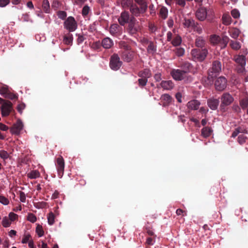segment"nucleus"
Listing matches in <instances>:
<instances>
[{
    "label": "nucleus",
    "instance_id": "27",
    "mask_svg": "<svg viewBox=\"0 0 248 248\" xmlns=\"http://www.w3.org/2000/svg\"><path fill=\"white\" fill-rule=\"evenodd\" d=\"M195 20L192 18H185L183 21V24L185 28H192L195 23Z\"/></svg>",
    "mask_w": 248,
    "mask_h": 248
},
{
    "label": "nucleus",
    "instance_id": "35",
    "mask_svg": "<svg viewBox=\"0 0 248 248\" xmlns=\"http://www.w3.org/2000/svg\"><path fill=\"white\" fill-rule=\"evenodd\" d=\"M229 33L230 36L232 38L236 39L238 37L240 33V31L238 29L236 28H232L230 30Z\"/></svg>",
    "mask_w": 248,
    "mask_h": 248
},
{
    "label": "nucleus",
    "instance_id": "1",
    "mask_svg": "<svg viewBox=\"0 0 248 248\" xmlns=\"http://www.w3.org/2000/svg\"><path fill=\"white\" fill-rule=\"evenodd\" d=\"M208 53V51L206 48L202 49L194 48L191 50L190 52L193 60L200 62L205 59Z\"/></svg>",
    "mask_w": 248,
    "mask_h": 248
},
{
    "label": "nucleus",
    "instance_id": "36",
    "mask_svg": "<svg viewBox=\"0 0 248 248\" xmlns=\"http://www.w3.org/2000/svg\"><path fill=\"white\" fill-rule=\"evenodd\" d=\"M222 21L224 25H229L231 24L232 19L229 15L224 14L222 16Z\"/></svg>",
    "mask_w": 248,
    "mask_h": 248
},
{
    "label": "nucleus",
    "instance_id": "26",
    "mask_svg": "<svg viewBox=\"0 0 248 248\" xmlns=\"http://www.w3.org/2000/svg\"><path fill=\"white\" fill-rule=\"evenodd\" d=\"M234 61L239 65H246V57L243 55L235 56Z\"/></svg>",
    "mask_w": 248,
    "mask_h": 248
},
{
    "label": "nucleus",
    "instance_id": "59",
    "mask_svg": "<svg viewBox=\"0 0 248 248\" xmlns=\"http://www.w3.org/2000/svg\"><path fill=\"white\" fill-rule=\"evenodd\" d=\"M19 198L21 202H26V195L24 192H23V191H19Z\"/></svg>",
    "mask_w": 248,
    "mask_h": 248
},
{
    "label": "nucleus",
    "instance_id": "7",
    "mask_svg": "<svg viewBox=\"0 0 248 248\" xmlns=\"http://www.w3.org/2000/svg\"><path fill=\"white\" fill-rule=\"evenodd\" d=\"M63 25L64 28L69 32H73L77 28V23L72 16H69L64 21Z\"/></svg>",
    "mask_w": 248,
    "mask_h": 248
},
{
    "label": "nucleus",
    "instance_id": "29",
    "mask_svg": "<svg viewBox=\"0 0 248 248\" xmlns=\"http://www.w3.org/2000/svg\"><path fill=\"white\" fill-rule=\"evenodd\" d=\"M27 177L31 179H36L40 176L39 171L37 170H32L27 173Z\"/></svg>",
    "mask_w": 248,
    "mask_h": 248
},
{
    "label": "nucleus",
    "instance_id": "15",
    "mask_svg": "<svg viewBox=\"0 0 248 248\" xmlns=\"http://www.w3.org/2000/svg\"><path fill=\"white\" fill-rule=\"evenodd\" d=\"M129 14L127 11L122 12L118 20L121 26H124L125 24L129 23L130 21Z\"/></svg>",
    "mask_w": 248,
    "mask_h": 248
},
{
    "label": "nucleus",
    "instance_id": "30",
    "mask_svg": "<svg viewBox=\"0 0 248 248\" xmlns=\"http://www.w3.org/2000/svg\"><path fill=\"white\" fill-rule=\"evenodd\" d=\"M73 39V38L72 34L68 33L64 36L63 42L66 45H71Z\"/></svg>",
    "mask_w": 248,
    "mask_h": 248
},
{
    "label": "nucleus",
    "instance_id": "19",
    "mask_svg": "<svg viewBox=\"0 0 248 248\" xmlns=\"http://www.w3.org/2000/svg\"><path fill=\"white\" fill-rule=\"evenodd\" d=\"M219 102V100L217 99L211 98L207 100V105L211 109L216 110L217 108Z\"/></svg>",
    "mask_w": 248,
    "mask_h": 248
},
{
    "label": "nucleus",
    "instance_id": "32",
    "mask_svg": "<svg viewBox=\"0 0 248 248\" xmlns=\"http://www.w3.org/2000/svg\"><path fill=\"white\" fill-rule=\"evenodd\" d=\"M221 38L217 35H212L210 38V41L211 43L213 45H217L220 42Z\"/></svg>",
    "mask_w": 248,
    "mask_h": 248
},
{
    "label": "nucleus",
    "instance_id": "62",
    "mask_svg": "<svg viewBox=\"0 0 248 248\" xmlns=\"http://www.w3.org/2000/svg\"><path fill=\"white\" fill-rule=\"evenodd\" d=\"M10 3V0H0V7H4Z\"/></svg>",
    "mask_w": 248,
    "mask_h": 248
},
{
    "label": "nucleus",
    "instance_id": "25",
    "mask_svg": "<svg viewBox=\"0 0 248 248\" xmlns=\"http://www.w3.org/2000/svg\"><path fill=\"white\" fill-rule=\"evenodd\" d=\"M213 132V130L210 127H204L201 130V135L204 138L210 137Z\"/></svg>",
    "mask_w": 248,
    "mask_h": 248
},
{
    "label": "nucleus",
    "instance_id": "64",
    "mask_svg": "<svg viewBox=\"0 0 248 248\" xmlns=\"http://www.w3.org/2000/svg\"><path fill=\"white\" fill-rule=\"evenodd\" d=\"M85 39V38L82 35L78 34L77 39V43L78 44H81Z\"/></svg>",
    "mask_w": 248,
    "mask_h": 248
},
{
    "label": "nucleus",
    "instance_id": "23",
    "mask_svg": "<svg viewBox=\"0 0 248 248\" xmlns=\"http://www.w3.org/2000/svg\"><path fill=\"white\" fill-rule=\"evenodd\" d=\"M179 67L182 69V70H181L182 71H184L185 73L187 74L192 68V64L188 62H182Z\"/></svg>",
    "mask_w": 248,
    "mask_h": 248
},
{
    "label": "nucleus",
    "instance_id": "57",
    "mask_svg": "<svg viewBox=\"0 0 248 248\" xmlns=\"http://www.w3.org/2000/svg\"><path fill=\"white\" fill-rule=\"evenodd\" d=\"M245 66L246 65H238L236 69L237 72L240 74H244L246 72Z\"/></svg>",
    "mask_w": 248,
    "mask_h": 248
},
{
    "label": "nucleus",
    "instance_id": "47",
    "mask_svg": "<svg viewBox=\"0 0 248 248\" xmlns=\"http://www.w3.org/2000/svg\"><path fill=\"white\" fill-rule=\"evenodd\" d=\"M185 49L182 47H178L175 50V53L176 55L178 57L183 56L185 54Z\"/></svg>",
    "mask_w": 248,
    "mask_h": 248
},
{
    "label": "nucleus",
    "instance_id": "6",
    "mask_svg": "<svg viewBox=\"0 0 248 248\" xmlns=\"http://www.w3.org/2000/svg\"><path fill=\"white\" fill-rule=\"evenodd\" d=\"M221 71V63L219 61H214L211 68L209 70V77L213 78L218 74Z\"/></svg>",
    "mask_w": 248,
    "mask_h": 248
},
{
    "label": "nucleus",
    "instance_id": "33",
    "mask_svg": "<svg viewBox=\"0 0 248 248\" xmlns=\"http://www.w3.org/2000/svg\"><path fill=\"white\" fill-rule=\"evenodd\" d=\"M191 28L194 31L196 32L199 34H202V27L198 22H195Z\"/></svg>",
    "mask_w": 248,
    "mask_h": 248
},
{
    "label": "nucleus",
    "instance_id": "39",
    "mask_svg": "<svg viewBox=\"0 0 248 248\" xmlns=\"http://www.w3.org/2000/svg\"><path fill=\"white\" fill-rule=\"evenodd\" d=\"M47 221L50 225H52L55 222V215L52 212H50L47 215Z\"/></svg>",
    "mask_w": 248,
    "mask_h": 248
},
{
    "label": "nucleus",
    "instance_id": "14",
    "mask_svg": "<svg viewBox=\"0 0 248 248\" xmlns=\"http://www.w3.org/2000/svg\"><path fill=\"white\" fill-rule=\"evenodd\" d=\"M207 12L205 7H200L196 11L195 16L200 21H204L207 17Z\"/></svg>",
    "mask_w": 248,
    "mask_h": 248
},
{
    "label": "nucleus",
    "instance_id": "54",
    "mask_svg": "<svg viewBox=\"0 0 248 248\" xmlns=\"http://www.w3.org/2000/svg\"><path fill=\"white\" fill-rule=\"evenodd\" d=\"M231 15L234 18H238L240 16V13L237 9H233L231 11Z\"/></svg>",
    "mask_w": 248,
    "mask_h": 248
},
{
    "label": "nucleus",
    "instance_id": "24",
    "mask_svg": "<svg viewBox=\"0 0 248 248\" xmlns=\"http://www.w3.org/2000/svg\"><path fill=\"white\" fill-rule=\"evenodd\" d=\"M113 45V41L109 37L105 38L102 41V46L106 49L110 48Z\"/></svg>",
    "mask_w": 248,
    "mask_h": 248
},
{
    "label": "nucleus",
    "instance_id": "43",
    "mask_svg": "<svg viewBox=\"0 0 248 248\" xmlns=\"http://www.w3.org/2000/svg\"><path fill=\"white\" fill-rule=\"evenodd\" d=\"M90 11H91V9H90V7L87 5H85L83 7L82 10V16L84 17L87 16H88V15L89 14V12H90Z\"/></svg>",
    "mask_w": 248,
    "mask_h": 248
},
{
    "label": "nucleus",
    "instance_id": "16",
    "mask_svg": "<svg viewBox=\"0 0 248 248\" xmlns=\"http://www.w3.org/2000/svg\"><path fill=\"white\" fill-rule=\"evenodd\" d=\"M122 28L117 24L111 25L109 28V32L113 36H117L121 34Z\"/></svg>",
    "mask_w": 248,
    "mask_h": 248
},
{
    "label": "nucleus",
    "instance_id": "58",
    "mask_svg": "<svg viewBox=\"0 0 248 248\" xmlns=\"http://www.w3.org/2000/svg\"><path fill=\"white\" fill-rule=\"evenodd\" d=\"M176 4L182 7H184L186 5L185 0H175Z\"/></svg>",
    "mask_w": 248,
    "mask_h": 248
},
{
    "label": "nucleus",
    "instance_id": "28",
    "mask_svg": "<svg viewBox=\"0 0 248 248\" xmlns=\"http://www.w3.org/2000/svg\"><path fill=\"white\" fill-rule=\"evenodd\" d=\"M159 16L162 19H166L168 16V9L165 6H162L160 9Z\"/></svg>",
    "mask_w": 248,
    "mask_h": 248
},
{
    "label": "nucleus",
    "instance_id": "18",
    "mask_svg": "<svg viewBox=\"0 0 248 248\" xmlns=\"http://www.w3.org/2000/svg\"><path fill=\"white\" fill-rule=\"evenodd\" d=\"M200 102L197 100H192L189 101L187 104L188 108L191 110H197L200 105Z\"/></svg>",
    "mask_w": 248,
    "mask_h": 248
},
{
    "label": "nucleus",
    "instance_id": "5",
    "mask_svg": "<svg viewBox=\"0 0 248 248\" xmlns=\"http://www.w3.org/2000/svg\"><path fill=\"white\" fill-rule=\"evenodd\" d=\"M2 103L1 110L2 117H6L9 115L12 110V103L9 101H4L0 97V103Z\"/></svg>",
    "mask_w": 248,
    "mask_h": 248
},
{
    "label": "nucleus",
    "instance_id": "34",
    "mask_svg": "<svg viewBox=\"0 0 248 248\" xmlns=\"http://www.w3.org/2000/svg\"><path fill=\"white\" fill-rule=\"evenodd\" d=\"M182 38L179 35H176L171 41V44L173 46H176L181 45Z\"/></svg>",
    "mask_w": 248,
    "mask_h": 248
},
{
    "label": "nucleus",
    "instance_id": "60",
    "mask_svg": "<svg viewBox=\"0 0 248 248\" xmlns=\"http://www.w3.org/2000/svg\"><path fill=\"white\" fill-rule=\"evenodd\" d=\"M25 104L24 103H21L19 104L17 107V109L20 113H22V110L25 108Z\"/></svg>",
    "mask_w": 248,
    "mask_h": 248
},
{
    "label": "nucleus",
    "instance_id": "63",
    "mask_svg": "<svg viewBox=\"0 0 248 248\" xmlns=\"http://www.w3.org/2000/svg\"><path fill=\"white\" fill-rule=\"evenodd\" d=\"M229 40V38L226 36H223L221 39V41L220 43H222L224 45V46H226L227 44L228 43Z\"/></svg>",
    "mask_w": 248,
    "mask_h": 248
},
{
    "label": "nucleus",
    "instance_id": "52",
    "mask_svg": "<svg viewBox=\"0 0 248 248\" xmlns=\"http://www.w3.org/2000/svg\"><path fill=\"white\" fill-rule=\"evenodd\" d=\"M31 238V235L29 233L25 234L22 240V243L23 244H26L28 242H29V241H30V238Z\"/></svg>",
    "mask_w": 248,
    "mask_h": 248
},
{
    "label": "nucleus",
    "instance_id": "11",
    "mask_svg": "<svg viewBox=\"0 0 248 248\" xmlns=\"http://www.w3.org/2000/svg\"><path fill=\"white\" fill-rule=\"evenodd\" d=\"M221 106H228L231 105L233 101V97L229 93H225L220 97Z\"/></svg>",
    "mask_w": 248,
    "mask_h": 248
},
{
    "label": "nucleus",
    "instance_id": "31",
    "mask_svg": "<svg viewBox=\"0 0 248 248\" xmlns=\"http://www.w3.org/2000/svg\"><path fill=\"white\" fill-rule=\"evenodd\" d=\"M147 50L148 53L154 54L156 51V46L153 42H150L148 46Z\"/></svg>",
    "mask_w": 248,
    "mask_h": 248
},
{
    "label": "nucleus",
    "instance_id": "42",
    "mask_svg": "<svg viewBox=\"0 0 248 248\" xmlns=\"http://www.w3.org/2000/svg\"><path fill=\"white\" fill-rule=\"evenodd\" d=\"M36 232L37 233L39 237H42L44 235V232L42 226L40 224H37L36 228Z\"/></svg>",
    "mask_w": 248,
    "mask_h": 248
},
{
    "label": "nucleus",
    "instance_id": "3",
    "mask_svg": "<svg viewBox=\"0 0 248 248\" xmlns=\"http://www.w3.org/2000/svg\"><path fill=\"white\" fill-rule=\"evenodd\" d=\"M170 75L175 80L180 81L184 80L186 81L188 80L189 79V80H191V77H188L187 75L186 74L184 71L180 69H173L170 72Z\"/></svg>",
    "mask_w": 248,
    "mask_h": 248
},
{
    "label": "nucleus",
    "instance_id": "46",
    "mask_svg": "<svg viewBox=\"0 0 248 248\" xmlns=\"http://www.w3.org/2000/svg\"><path fill=\"white\" fill-rule=\"evenodd\" d=\"M27 220L31 223H34L37 220V217L33 213H29L27 216Z\"/></svg>",
    "mask_w": 248,
    "mask_h": 248
},
{
    "label": "nucleus",
    "instance_id": "45",
    "mask_svg": "<svg viewBox=\"0 0 248 248\" xmlns=\"http://www.w3.org/2000/svg\"><path fill=\"white\" fill-rule=\"evenodd\" d=\"M148 79L145 78H140L138 79V84L140 88H143L147 84Z\"/></svg>",
    "mask_w": 248,
    "mask_h": 248
},
{
    "label": "nucleus",
    "instance_id": "38",
    "mask_svg": "<svg viewBox=\"0 0 248 248\" xmlns=\"http://www.w3.org/2000/svg\"><path fill=\"white\" fill-rule=\"evenodd\" d=\"M42 8L44 10V11L46 13H49V2L48 0H43V3H42Z\"/></svg>",
    "mask_w": 248,
    "mask_h": 248
},
{
    "label": "nucleus",
    "instance_id": "48",
    "mask_svg": "<svg viewBox=\"0 0 248 248\" xmlns=\"http://www.w3.org/2000/svg\"><path fill=\"white\" fill-rule=\"evenodd\" d=\"M5 98L10 99L11 100H15L18 98V95L16 94L9 92L8 93H6Z\"/></svg>",
    "mask_w": 248,
    "mask_h": 248
},
{
    "label": "nucleus",
    "instance_id": "9",
    "mask_svg": "<svg viewBox=\"0 0 248 248\" xmlns=\"http://www.w3.org/2000/svg\"><path fill=\"white\" fill-rule=\"evenodd\" d=\"M227 80L224 77H220L215 81L216 89L219 91H223L227 87Z\"/></svg>",
    "mask_w": 248,
    "mask_h": 248
},
{
    "label": "nucleus",
    "instance_id": "4",
    "mask_svg": "<svg viewBox=\"0 0 248 248\" xmlns=\"http://www.w3.org/2000/svg\"><path fill=\"white\" fill-rule=\"evenodd\" d=\"M122 65V62L121 61L120 57L117 54H113L110 58V68L114 71L119 70Z\"/></svg>",
    "mask_w": 248,
    "mask_h": 248
},
{
    "label": "nucleus",
    "instance_id": "21",
    "mask_svg": "<svg viewBox=\"0 0 248 248\" xmlns=\"http://www.w3.org/2000/svg\"><path fill=\"white\" fill-rule=\"evenodd\" d=\"M195 46L199 48H203L206 45V40L202 36H198L195 39Z\"/></svg>",
    "mask_w": 248,
    "mask_h": 248
},
{
    "label": "nucleus",
    "instance_id": "37",
    "mask_svg": "<svg viewBox=\"0 0 248 248\" xmlns=\"http://www.w3.org/2000/svg\"><path fill=\"white\" fill-rule=\"evenodd\" d=\"M246 130L240 127H237L234 129L232 134V138L236 137L240 133H245Z\"/></svg>",
    "mask_w": 248,
    "mask_h": 248
},
{
    "label": "nucleus",
    "instance_id": "51",
    "mask_svg": "<svg viewBox=\"0 0 248 248\" xmlns=\"http://www.w3.org/2000/svg\"><path fill=\"white\" fill-rule=\"evenodd\" d=\"M247 137L244 135H240L238 137V142L240 144H243L246 142Z\"/></svg>",
    "mask_w": 248,
    "mask_h": 248
},
{
    "label": "nucleus",
    "instance_id": "12",
    "mask_svg": "<svg viewBox=\"0 0 248 248\" xmlns=\"http://www.w3.org/2000/svg\"><path fill=\"white\" fill-rule=\"evenodd\" d=\"M23 128V124L20 120H17L10 129V131L12 134L18 135L20 133L21 131Z\"/></svg>",
    "mask_w": 248,
    "mask_h": 248
},
{
    "label": "nucleus",
    "instance_id": "40",
    "mask_svg": "<svg viewBox=\"0 0 248 248\" xmlns=\"http://www.w3.org/2000/svg\"><path fill=\"white\" fill-rule=\"evenodd\" d=\"M230 46L234 50H238L241 48V44L237 41H231Z\"/></svg>",
    "mask_w": 248,
    "mask_h": 248
},
{
    "label": "nucleus",
    "instance_id": "22",
    "mask_svg": "<svg viewBox=\"0 0 248 248\" xmlns=\"http://www.w3.org/2000/svg\"><path fill=\"white\" fill-rule=\"evenodd\" d=\"M160 86L164 90H170L173 88L174 84L171 80H163L161 81Z\"/></svg>",
    "mask_w": 248,
    "mask_h": 248
},
{
    "label": "nucleus",
    "instance_id": "13",
    "mask_svg": "<svg viewBox=\"0 0 248 248\" xmlns=\"http://www.w3.org/2000/svg\"><path fill=\"white\" fill-rule=\"evenodd\" d=\"M121 5L123 8L129 9L131 15L137 17V14L135 12L132 11V8L134 7L135 4L133 2V0H122Z\"/></svg>",
    "mask_w": 248,
    "mask_h": 248
},
{
    "label": "nucleus",
    "instance_id": "44",
    "mask_svg": "<svg viewBox=\"0 0 248 248\" xmlns=\"http://www.w3.org/2000/svg\"><path fill=\"white\" fill-rule=\"evenodd\" d=\"M11 224L9 218L6 217L3 218L2 220V225L4 227H8Z\"/></svg>",
    "mask_w": 248,
    "mask_h": 248
},
{
    "label": "nucleus",
    "instance_id": "17",
    "mask_svg": "<svg viewBox=\"0 0 248 248\" xmlns=\"http://www.w3.org/2000/svg\"><path fill=\"white\" fill-rule=\"evenodd\" d=\"M161 101L163 107L169 106L172 101V97L168 93L162 94L160 97Z\"/></svg>",
    "mask_w": 248,
    "mask_h": 248
},
{
    "label": "nucleus",
    "instance_id": "56",
    "mask_svg": "<svg viewBox=\"0 0 248 248\" xmlns=\"http://www.w3.org/2000/svg\"><path fill=\"white\" fill-rule=\"evenodd\" d=\"M17 218V215L13 212H10L9 214V218L11 222L16 220Z\"/></svg>",
    "mask_w": 248,
    "mask_h": 248
},
{
    "label": "nucleus",
    "instance_id": "2",
    "mask_svg": "<svg viewBox=\"0 0 248 248\" xmlns=\"http://www.w3.org/2000/svg\"><path fill=\"white\" fill-rule=\"evenodd\" d=\"M135 17V16H132L130 18L127 27L128 33L132 35L136 34L141 29L140 27L138 24V22H137Z\"/></svg>",
    "mask_w": 248,
    "mask_h": 248
},
{
    "label": "nucleus",
    "instance_id": "53",
    "mask_svg": "<svg viewBox=\"0 0 248 248\" xmlns=\"http://www.w3.org/2000/svg\"><path fill=\"white\" fill-rule=\"evenodd\" d=\"M0 202L3 205H8L9 203V200L3 196H0Z\"/></svg>",
    "mask_w": 248,
    "mask_h": 248
},
{
    "label": "nucleus",
    "instance_id": "61",
    "mask_svg": "<svg viewBox=\"0 0 248 248\" xmlns=\"http://www.w3.org/2000/svg\"><path fill=\"white\" fill-rule=\"evenodd\" d=\"M21 18L24 21H29L30 20V15L29 13H25L22 15Z\"/></svg>",
    "mask_w": 248,
    "mask_h": 248
},
{
    "label": "nucleus",
    "instance_id": "8",
    "mask_svg": "<svg viewBox=\"0 0 248 248\" xmlns=\"http://www.w3.org/2000/svg\"><path fill=\"white\" fill-rule=\"evenodd\" d=\"M64 161L62 156H60L57 158L55 165L58 172V175L60 178H61L64 173Z\"/></svg>",
    "mask_w": 248,
    "mask_h": 248
},
{
    "label": "nucleus",
    "instance_id": "50",
    "mask_svg": "<svg viewBox=\"0 0 248 248\" xmlns=\"http://www.w3.org/2000/svg\"><path fill=\"white\" fill-rule=\"evenodd\" d=\"M57 16L59 18L64 20L67 16V14L65 11H59L57 12Z\"/></svg>",
    "mask_w": 248,
    "mask_h": 248
},
{
    "label": "nucleus",
    "instance_id": "20",
    "mask_svg": "<svg viewBox=\"0 0 248 248\" xmlns=\"http://www.w3.org/2000/svg\"><path fill=\"white\" fill-rule=\"evenodd\" d=\"M138 76L140 78H145L148 79L152 76V73L149 69H144L139 72Z\"/></svg>",
    "mask_w": 248,
    "mask_h": 248
},
{
    "label": "nucleus",
    "instance_id": "49",
    "mask_svg": "<svg viewBox=\"0 0 248 248\" xmlns=\"http://www.w3.org/2000/svg\"><path fill=\"white\" fill-rule=\"evenodd\" d=\"M9 155L7 151L4 150H0V157L3 160L8 158Z\"/></svg>",
    "mask_w": 248,
    "mask_h": 248
},
{
    "label": "nucleus",
    "instance_id": "10",
    "mask_svg": "<svg viewBox=\"0 0 248 248\" xmlns=\"http://www.w3.org/2000/svg\"><path fill=\"white\" fill-rule=\"evenodd\" d=\"M126 50L124 51L122 55V59L126 62H131L134 58V52L133 51H128L130 49V46L126 44L124 46Z\"/></svg>",
    "mask_w": 248,
    "mask_h": 248
},
{
    "label": "nucleus",
    "instance_id": "41",
    "mask_svg": "<svg viewBox=\"0 0 248 248\" xmlns=\"http://www.w3.org/2000/svg\"><path fill=\"white\" fill-rule=\"evenodd\" d=\"M240 105L242 109H246L248 106V98L245 97L240 100Z\"/></svg>",
    "mask_w": 248,
    "mask_h": 248
},
{
    "label": "nucleus",
    "instance_id": "55",
    "mask_svg": "<svg viewBox=\"0 0 248 248\" xmlns=\"http://www.w3.org/2000/svg\"><path fill=\"white\" fill-rule=\"evenodd\" d=\"M156 236H154V238L149 237L147 238L146 244L148 245H153L155 242V238Z\"/></svg>",
    "mask_w": 248,
    "mask_h": 248
}]
</instances>
